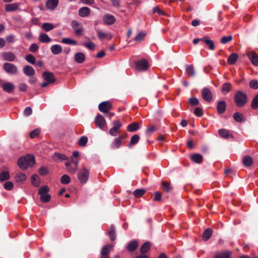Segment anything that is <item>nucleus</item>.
I'll use <instances>...</instances> for the list:
<instances>
[{
  "mask_svg": "<svg viewBox=\"0 0 258 258\" xmlns=\"http://www.w3.org/2000/svg\"><path fill=\"white\" fill-rule=\"evenodd\" d=\"M212 234V230L210 228L207 229L203 234V239L205 241L208 240L211 237Z\"/></svg>",
  "mask_w": 258,
  "mask_h": 258,
  "instance_id": "obj_37",
  "label": "nucleus"
},
{
  "mask_svg": "<svg viewBox=\"0 0 258 258\" xmlns=\"http://www.w3.org/2000/svg\"><path fill=\"white\" fill-rule=\"evenodd\" d=\"M140 139V137L138 135H134L130 141L129 147H130L131 146L137 143Z\"/></svg>",
  "mask_w": 258,
  "mask_h": 258,
  "instance_id": "obj_51",
  "label": "nucleus"
},
{
  "mask_svg": "<svg viewBox=\"0 0 258 258\" xmlns=\"http://www.w3.org/2000/svg\"><path fill=\"white\" fill-rule=\"evenodd\" d=\"M61 42L63 43L67 44H71L76 45L77 44V42L76 41L72 40L69 38H64L61 39Z\"/></svg>",
  "mask_w": 258,
  "mask_h": 258,
  "instance_id": "obj_45",
  "label": "nucleus"
},
{
  "mask_svg": "<svg viewBox=\"0 0 258 258\" xmlns=\"http://www.w3.org/2000/svg\"><path fill=\"white\" fill-rule=\"evenodd\" d=\"M55 28L53 24L49 23H44L42 25V28L45 31L48 32Z\"/></svg>",
  "mask_w": 258,
  "mask_h": 258,
  "instance_id": "obj_36",
  "label": "nucleus"
},
{
  "mask_svg": "<svg viewBox=\"0 0 258 258\" xmlns=\"http://www.w3.org/2000/svg\"><path fill=\"white\" fill-rule=\"evenodd\" d=\"M16 182L18 184L23 183L26 179V176L25 174L22 173H17L15 177Z\"/></svg>",
  "mask_w": 258,
  "mask_h": 258,
  "instance_id": "obj_21",
  "label": "nucleus"
},
{
  "mask_svg": "<svg viewBox=\"0 0 258 258\" xmlns=\"http://www.w3.org/2000/svg\"><path fill=\"white\" fill-rule=\"evenodd\" d=\"M2 57L5 60L13 61L16 59V55L12 52H5L2 54Z\"/></svg>",
  "mask_w": 258,
  "mask_h": 258,
  "instance_id": "obj_16",
  "label": "nucleus"
},
{
  "mask_svg": "<svg viewBox=\"0 0 258 258\" xmlns=\"http://www.w3.org/2000/svg\"><path fill=\"white\" fill-rule=\"evenodd\" d=\"M39 177L36 174H34L31 176V182L33 185L35 186H38L39 185V182L38 181Z\"/></svg>",
  "mask_w": 258,
  "mask_h": 258,
  "instance_id": "obj_48",
  "label": "nucleus"
},
{
  "mask_svg": "<svg viewBox=\"0 0 258 258\" xmlns=\"http://www.w3.org/2000/svg\"><path fill=\"white\" fill-rule=\"evenodd\" d=\"M78 163L79 162L78 161H74L73 167H71L69 168V172L70 173H71L72 174H74L76 173V171L78 169Z\"/></svg>",
  "mask_w": 258,
  "mask_h": 258,
  "instance_id": "obj_50",
  "label": "nucleus"
},
{
  "mask_svg": "<svg viewBox=\"0 0 258 258\" xmlns=\"http://www.w3.org/2000/svg\"><path fill=\"white\" fill-rule=\"evenodd\" d=\"M101 20L105 25H112L115 23L116 18L113 15L107 13L102 16Z\"/></svg>",
  "mask_w": 258,
  "mask_h": 258,
  "instance_id": "obj_7",
  "label": "nucleus"
},
{
  "mask_svg": "<svg viewBox=\"0 0 258 258\" xmlns=\"http://www.w3.org/2000/svg\"><path fill=\"white\" fill-rule=\"evenodd\" d=\"M231 84L230 83H225L223 85L222 91L224 93H227L231 89Z\"/></svg>",
  "mask_w": 258,
  "mask_h": 258,
  "instance_id": "obj_46",
  "label": "nucleus"
},
{
  "mask_svg": "<svg viewBox=\"0 0 258 258\" xmlns=\"http://www.w3.org/2000/svg\"><path fill=\"white\" fill-rule=\"evenodd\" d=\"M136 68L140 71H146L148 67V63L147 61L143 59L141 60L137 61L136 62Z\"/></svg>",
  "mask_w": 258,
  "mask_h": 258,
  "instance_id": "obj_11",
  "label": "nucleus"
},
{
  "mask_svg": "<svg viewBox=\"0 0 258 258\" xmlns=\"http://www.w3.org/2000/svg\"><path fill=\"white\" fill-rule=\"evenodd\" d=\"M14 187V184L12 182L8 181L4 184V187L7 190H11Z\"/></svg>",
  "mask_w": 258,
  "mask_h": 258,
  "instance_id": "obj_55",
  "label": "nucleus"
},
{
  "mask_svg": "<svg viewBox=\"0 0 258 258\" xmlns=\"http://www.w3.org/2000/svg\"><path fill=\"white\" fill-rule=\"evenodd\" d=\"M151 244L149 242H145L141 246L140 251L142 253H145L150 249Z\"/></svg>",
  "mask_w": 258,
  "mask_h": 258,
  "instance_id": "obj_40",
  "label": "nucleus"
},
{
  "mask_svg": "<svg viewBox=\"0 0 258 258\" xmlns=\"http://www.w3.org/2000/svg\"><path fill=\"white\" fill-rule=\"evenodd\" d=\"M19 8V5L17 3H13L11 4H7L5 6V10L6 12H13Z\"/></svg>",
  "mask_w": 258,
  "mask_h": 258,
  "instance_id": "obj_22",
  "label": "nucleus"
},
{
  "mask_svg": "<svg viewBox=\"0 0 258 258\" xmlns=\"http://www.w3.org/2000/svg\"><path fill=\"white\" fill-rule=\"evenodd\" d=\"M50 50L51 52L55 55L60 53L62 51L61 46L58 44H55L51 46Z\"/></svg>",
  "mask_w": 258,
  "mask_h": 258,
  "instance_id": "obj_28",
  "label": "nucleus"
},
{
  "mask_svg": "<svg viewBox=\"0 0 258 258\" xmlns=\"http://www.w3.org/2000/svg\"><path fill=\"white\" fill-rule=\"evenodd\" d=\"M122 126V124L119 120H114L112 122V127L110 129L109 134L112 136H116L119 133V130Z\"/></svg>",
  "mask_w": 258,
  "mask_h": 258,
  "instance_id": "obj_6",
  "label": "nucleus"
},
{
  "mask_svg": "<svg viewBox=\"0 0 258 258\" xmlns=\"http://www.w3.org/2000/svg\"><path fill=\"white\" fill-rule=\"evenodd\" d=\"M145 192L144 189H137L134 192V195L136 197L139 198L143 196Z\"/></svg>",
  "mask_w": 258,
  "mask_h": 258,
  "instance_id": "obj_54",
  "label": "nucleus"
},
{
  "mask_svg": "<svg viewBox=\"0 0 258 258\" xmlns=\"http://www.w3.org/2000/svg\"><path fill=\"white\" fill-rule=\"evenodd\" d=\"M98 38L101 40H110L112 38V35L109 33L104 31H98Z\"/></svg>",
  "mask_w": 258,
  "mask_h": 258,
  "instance_id": "obj_19",
  "label": "nucleus"
},
{
  "mask_svg": "<svg viewBox=\"0 0 258 258\" xmlns=\"http://www.w3.org/2000/svg\"><path fill=\"white\" fill-rule=\"evenodd\" d=\"M38 172L41 175L43 176L45 175L48 173V170L46 167H41V168H39Z\"/></svg>",
  "mask_w": 258,
  "mask_h": 258,
  "instance_id": "obj_63",
  "label": "nucleus"
},
{
  "mask_svg": "<svg viewBox=\"0 0 258 258\" xmlns=\"http://www.w3.org/2000/svg\"><path fill=\"white\" fill-rule=\"evenodd\" d=\"M232 36L231 35H228L223 36L221 38L220 42L222 44H225L232 40Z\"/></svg>",
  "mask_w": 258,
  "mask_h": 258,
  "instance_id": "obj_49",
  "label": "nucleus"
},
{
  "mask_svg": "<svg viewBox=\"0 0 258 258\" xmlns=\"http://www.w3.org/2000/svg\"><path fill=\"white\" fill-rule=\"evenodd\" d=\"M38 39L42 43H49L51 41V38H49L48 35L44 33H41Z\"/></svg>",
  "mask_w": 258,
  "mask_h": 258,
  "instance_id": "obj_26",
  "label": "nucleus"
},
{
  "mask_svg": "<svg viewBox=\"0 0 258 258\" xmlns=\"http://www.w3.org/2000/svg\"><path fill=\"white\" fill-rule=\"evenodd\" d=\"M231 254L229 251L219 252L215 255L214 258H230Z\"/></svg>",
  "mask_w": 258,
  "mask_h": 258,
  "instance_id": "obj_30",
  "label": "nucleus"
},
{
  "mask_svg": "<svg viewBox=\"0 0 258 258\" xmlns=\"http://www.w3.org/2000/svg\"><path fill=\"white\" fill-rule=\"evenodd\" d=\"M89 171L85 167H83L82 170H80L78 173V179L80 182L82 183H85L89 177Z\"/></svg>",
  "mask_w": 258,
  "mask_h": 258,
  "instance_id": "obj_5",
  "label": "nucleus"
},
{
  "mask_svg": "<svg viewBox=\"0 0 258 258\" xmlns=\"http://www.w3.org/2000/svg\"><path fill=\"white\" fill-rule=\"evenodd\" d=\"M106 126V121L104 118L101 115L98 114V127L103 129Z\"/></svg>",
  "mask_w": 258,
  "mask_h": 258,
  "instance_id": "obj_32",
  "label": "nucleus"
},
{
  "mask_svg": "<svg viewBox=\"0 0 258 258\" xmlns=\"http://www.w3.org/2000/svg\"><path fill=\"white\" fill-rule=\"evenodd\" d=\"M233 118L234 120L237 122H242L245 121L243 115L238 112H236L233 114Z\"/></svg>",
  "mask_w": 258,
  "mask_h": 258,
  "instance_id": "obj_25",
  "label": "nucleus"
},
{
  "mask_svg": "<svg viewBox=\"0 0 258 258\" xmlns=\"http://www.w3.org/2000/svg\"><path fill=\"white\" fill-rule=\"evenodd\" d=\"M26 60L29 63L31 64H35L36 58L35 57L31 54H28L26 56Z\"/></svg>",
  "mask_w": 258,
  "mask_h": 258,
  "instance_id": "obj_53",
  "label": "nucleus"
},
{
  "mask_svg": "<svg viewBox=\"0 0 258 258\" xmlns=\"http://www.w3.org/2000/svg\"><path fill=\"white\" fill-rule=\"evenodd\" d=\"M251 106L253 109H256L258 108V94L256 95L252 99Z\"/></svg>",
  "mask_w": 258,
  "mask_h": 258,
  "instance_id": "obj_52",
  "label": "nucleus"
},
{
  "mask_svg": "<svg viewBox=\"0 0 258 258\" xmlns=\"http://www.w3.org/2000/svg\"><path fill=\"white\" fill-rule=\"evenodd\" d=\"M23 72L27 76L31 77L35 74V70L30 66H26L23 68Z\"/></svg>",
  "mask_w": 258,
  "mask_h": 258,
  "instance_id": "obj_17",
  "label": "nucleus"
},
{
  "mask_svg": "<svg viewBox=\"0 0 258 258\" xmlns=\"http://www.w3.org/2000/svg\"><path fill=\"white\" fill-rule=\"evenodd\" d=\"M99 110L102 113H108L112 108V105L109 101L101 102L98 106Z\"/></svg>",
  "mask_w": 258,
  "mask_h": 258,
  "instance_id": "obj_8",
  "label": "nucleus"
},
{
  "mask_svg": "<svg viewBox=\"0 0 258 258\" xmlns=\"http://www.w3.org/2000/svg\"><path fill=\"white\" fill-rule=\"evenodd\" d=\"M203 98L206 101L210 102L212 100V94L210 89L204 88L202 91Z\"/></svg>",
  "mask_w": 258,
  "mask_h": 258,
  "instance_id": "obj_10",
  "label": "nucleus"
},
{
  "mask_svg": "<svg viewBox=\"0 0 258 258\" xmlns=\"http://www.w3.org/2000/svg\"><path fill=\"white\" fill-rule=\"evenodd\" d=\"M146 35L145 33L140 32L139 33L135 38L136 41H142Z\"/></svg>",
  "mask_w": 258,
  "mask_h": 258,
  "instance_id": "obj_56",
  "label": "nucleus"
},
{
  "mask_svg": "<svg viewBox=\"0 0 258 258\" xmlns=\"http://www.w3.org/2000/svg\"><path fill=\"white\" fill-rule=\"evenodd\" d=\"M42 77L45 81L49 83L50 84L53 83L56 80L53 74L50 72H43Z\"/></svg>",
  "mask_w": 258,
  "mask_h": 258,
  "instance_id": "obj_12",
  "label": "nucleus"
},
{
  "mask_svg": "<svg viewBox=\"0 0 258 258\" xmlns=\"http://www.w3.org/2000/svg\"><path fill=\"white\" fill-rule=\"evenodd\" d=\"M87 142L88 138L86 136H82L79 139L78 145L80 147H85Z\"/></svg>",
  "mask_w": 258,
  "mask_h": 258,
  "instance_id": "obj_42",
  "label": "nucleus"
},
{
  "mask_svg": "<svg viewBox=\"0 0 258 258\" xmlns=\"http://www.w3.org/2000/svg\"><path fill=\"white\" fill-rule=\"evenodd\" d=\"M113 244H109L104 245L100 250V258H109V254L113 248Z\"/></svg>",
  "mask_w": 258,
  "mask_h": 258,
  "instance_id": "obj_9",
  "label": "nucleus"
},
{
  "mask_svg": "<svg viewBox=\"0 0 258 258\" xmlns=\"http://www.w3.org/2000/svg\"><path fill=\"white\" fill-rule=\"evenodd\" d=\"M122 145V142L119 138H115L113 143H112L111 147V148L115 149L119 148Z\"/></svg>",
  "mask_w": 258,
  "mask_h": 258,
  "instance_id": "obj_34",
  "label": "nucleus"
},
{
  "mask_svg": "<svg viewBox=\"0 0 258 258\" xmlns=\"http://www.w3.org/2000/svg\"><path fill=\"white\" fill-rule=\"evenodd\" d=\"M108 234L111 241H114L116 239L115 229L114 226L111 225L108 232Z\"/></svg>",
  "mask_w": 258,
  "mask_h": 258,
  "instance_id": "obj_33",
  "label": "nucleus"
},
{
  "mask_svg": "<svg viewBox=\"0 0 258 258\" xmlns=\"http://www.w3.org/2000/svg\"><path fill=\"white\" fill-rule=\"evenodd\" d=\"M52 158L56 161L67 160L68 159V157L64 154L59 153H55L52 156Z\"/></svg>",
  "mask_w": 258,
  "mask_h": 258,
  "instance_id": "obj_27",
  "label": "nucleus"
},
{
  "mask_svg": "<svg viewBox=\"0 0 258 258\" xmlns=\"http://www.w3.org/2000/svg\"><path fill=\"white\" fill-rule=\"evenodd\" d=\"M201 41H204L205 43L209 46V48L210 50H214L215 49V46L214 42L211 39H209L207 37H205L202 38Z\"/></svg>",
  "mask_w": 258,
  "mask_h": 258,
  "instance_id": "obj_31",
  "label": "nucleus"
},
{
  "mask_svg": "<svg viewBox=\"0 0 258 258\" xmlns=\"http://www.w3.org/2000/svg\"><path fill=\"white\" fill-rule=\"evenodd\" d=\"M40 134L39 129H35L30 133V137L31 138H34Z\"/></svg>",
  "mask_w": 258,
  "mask_h": 258,
  "instance_id": "obj_62",
  "label": "nucleus"
},
{
  "mask_svg": "<svg viewBox=\"0 0 258 258\" xmlns=\"http://www.w3.org/2000/svg\"><path fill=\"white\" fill-rule=\"evenodd\" d=\"M84 45L90 50H94L95 48V44L92 42H85Z\"/></svg>",
  "mask_w": 258,
  "mask_h": 258,
  "instance_id": "obj_60",
  "label": "nucleus"
},
{
  "mask_svg": "<svg viewBox=\"0 0 258 258\" xmlns=\"http://www.w3.org/2000/svg\"><path fill=\"white\" fill-rule=\"evenodd\" d=\"M35 164V158L33 155H28L20 158L18 161V165L22 169H26Z\"/></svg>",
  "mask_w": 258,
  "mask_h": 258,
  "instance_id": "obj_1",
  "label": "nucleus"
},
{
  "mask_svg": "<svg viewBox=\"0 0 258 258\" xmlns=\"http://www.w3.org/2000/svg\"><path fill=\"white\" fill-rule=\"evenodd\" d=\"M74 59L77 63H82L85 60V55L82 52H77L75 54Z\"/></svg>",
  "mask_w": 258,
  "mask_h": 258,
  "instance_id": "obj_20",
  "label": "nucleus"
},
{
  "mask_svg": "<svg viewBox=\"0 0 258 258\" xmlns=\"http://www.w3.org/2000/svg\"><path fill=\"white\" fill-rule=\"evenodd\" d=\"M90 13V10L87 7H82L79 11V15L82 17H86L88 16Z\"/></svg>",
  "mask_w": 258,
  "mask_h": 258,
  "instance_id": "obj_24",
  "label": "nucleus"
},
{
  "mask_svg": "<svg viewBox=\"0 0 258 258\" xmlns=\"http://www.w3.org/2000/svg\"><path fill=\"white\" fill-rule=\"evenodd\" d=\"M39 49V46L37 43L32 44L29 48V50L32 52H36Z\"/></svg>",
  "mask_w": 258,
  "mask_h": 258,
  "instance_id": "obj_59",
  "label": "nucleus"
},
{
  "mask_svg": "<svg viewBox=\"0 0 258 258\" xmlns=\"http://www.w3.org/2000/svg\"><path fill=\"white\" fill-rule=\"evenodd\" d=\"M139 128L138 124L135 122H133L127 126V130L129 132H133L137 131Z\"/></svg>",
  "mask_w": 258,
  "mask_h": 258,
  "instance_id": "obj_43",
  "label": "nucleus"
},
{
  "mask_svg": "<svg viewBox=\"0 0 258 258\" xmlns=\"http://www.w3.org/2000/svg\"><path fill=\"white\" fill-rule=\"evenodd\" d=\"M247 95L245 93L239 91L235 95V102L238 107H242L247 102Z\"/></svg>",
  "mask_w": 258,
  "mask_h": 258,
  "instance_id": "obj_3",
  "label": "nucleus"
},
{
  "mask_svg": "<svg viewBox=\"0 0 258 258\" xmlns=\"http://www.w3.org/2000/svg\"><path fill=\"white\" fill-rule=\"evenodd\" d=\"M49 188L47 185L41 186L38 190V194L42 202L46 203L51 200V196L48 194Z\"/></svg>",
  "mask_w": 258,
  "mask_h": 258,
  "instance_id": "obj_2",
  "label": "nucleus"
},
{
  "mask_svg": "<svg viewBox=\"0 0 258 258\" xmlns=\"http://www.w3.org/2000/svg\"><path fill=\"white\" fill-rule=\"evenodd\" d=\"M226 103L225 101H221L218 102V103L217 104V111L219 113H220V114L223 113L226 110Z\"/></svg>",
  "mask_w": 258,
  "mask_h": 258,
  "instance_id": "obj_23",
  "label": "nucleus"
},
{
  "mask_svg": "<svg viewBox=\"0 0 258 258\" xmlns=\"http://www.w3.org/2000/svg\"><path fill=\"white\" fill-rule=\"evenodd\" d=\"M3 90L7 93H11L15 89V86L11 83L7 82L2 84Z\"/></svg>",
  "mask_w": 258,
  "mask_h": 258,
  "instance_id": "obj_15",
  "label": "nucleus"
},
{
  "mask_svg": "<svg viewBox=\"0 0 258 258\" xmlns=\"http://www.w3.org/2000/svg\"><path fill=\"white\" fill-rule=\"evenodd\" d=\"M10 178V175L8 171H2L0 173V181H4Z\"/></svg>",
  "mask_w": 258,
  "mask_h": 258,
  "instance_id": "obj_38",
  "label": "nucleus"
},
{
  "mask_svg": "<svg viewBox=\"0 0 258 258\" xmlns=\"http://www.w3.org/2000/svg\"><path fill=\"white\" fill-rule=\"evenodd\" d=\"M58 0H47L46 2V7L48 10H54L57 7Z\"/></svg>",
  "mask_w": 258,
  "mask_h": 258,
  "instance_id": "obj_14",
  "label": "nucleus"
},
{
  "mask_svg": "<svg viewBox=\"0 0 258 258\" xmlns=\"http://www.w3.org/2000/svg\"><path fill=\"white\" fill-rule=\"evenodd\" d=\"M139 246V242L137 240H133L127 244V250L130 252L134 251Z\"/></svg>",
  "mask_w": 258,
  "mask_h": 258,
  "instance_id": "obj_18",
  "label": "nucleus"
},
{
  "mask_svg": "<svg viewBox=\"0 0 258 258\" xmlns=\"http://www.w3.org/2000/svg\"><path fill=\"white\" fill-rule=\"evenodd\" d=\"M249 87L251 89H257L258 88V81L256 80H252L249 82Z\"/></svg>",
  "mask_w": 258,
  "mask_h": 258,
  "instance_id": "obj_57",
  "label": "nucleus"
},
{
  "mask_svg": "<svg viewBox=\"0 0 258 258\" xmlns=\"http://www.w3.org/2000/svg\"><path fill=\"white\" fill-rule=\"evenodd\" d=\"M252 159L250 156H245L243 159V163L245 166H249L252 163Z\"/></svg>",
  "mask_w": 258,
  "mask_h": 258,
  "instance_id": "obj_44",
  "label": "nucleus"
},
{
  "mask_svg": "<svg viewBox=\"0 0 258 258\" xmlns=\"http://www.w3.org/2000/svg\"><path fill=\"white\" fill-rule=\"evenodd\" d=\"M191 159L197 163H200L203 160V156L200 154H195L191 156Z\"/></svg>",
  "mask_w": 258,
  "mask_h": 258,
  "instance_id": "obj_39",
  "label": "nucleus"
},
{
  "mask_svg": "<svg viewBox=\"0 0 258 258\" xmlns=\"http://www.w3.org/2000/svg\"><path fill=\"white\" fill-rule=\"evenodd\" d=\"M74 162V159H73L72 157H71V158L65 163V165L67 167L68 171H69V167H73Z\"/></svg>",
  "mask_w": 258,
  "mask_h": 258,
  "instance_id": "obj_61",
  "label": "nucleus"
},
{
  "mask_svg": "<svg viewBox=\"0 0 258 258\" xmlns=\"http://www.w3.org/2000/svg\"><path fill=\"white\" fill-rule=\"evenodd\" d=\"M247 55L248 59L250 60L251 62L254 66H258V55L255 52L251 51L249 52Z\"/></svg>",
  "mask_w": 258,
  "mask_h": 258,
  "instance_id": "obj_13",
  "label": "nucleus"
},
{
  "mask_svg": "<svg viewBox=\"0 0 258 258\" xmlns=\"http://www.w3.org/2000/svg\"><path fill=\"white\" fill-rule=\"evenodd\" d=\"M238 58V55L237 54L233 53L231 54H230L227 59V62L229 64H235L236 61H237V59Z\"/></svg>",
  "mask_w": 258,
  "mask_h": 258,
  "instance_id": "obj_29",
  "label": "nucleus"
},
{
  "mask_svg": "<svg viewBox=\"0 0 258 258\" xmlns=\"http://www.w3.org/2000/svg\"><path fill=\"white\" fill-rule=\"evenodd\" d=\"M3 69L8 74L16 75L18 74L17 67L14 64L9 62H5L3 64Z\"/></svg>",
  "mask_w": 258,
  "mask_h": 258,
  "instance_id": "obj_4",
  "label": "nucleus"
},
{
  "mask_svg": "<svg viewBox=\"0 0 258 258\" xmlns=\"http://www.w3.org/2000/svg\"><path fill=\"white\" fill-rule=\"evenodd\" d=\"M188 102L192 106L197 105L199 103V100L197 98L192 97L188 99Z\"/></svg>",
  "mask_w": 258,
  "mask_h": 258,
  "instance_id": "obj_58",
  "label": "nucleus"
},
{
  "mask_svg": "<svg viewBox=\"0 0 258 258\" xmlns=\"http://www.w3.org/2000/svg\"><path fill=\"white\" fill-rule=\"evenodd\" d=\"M60 182L63 184H69L71 182V178L68 175H63L61 177Z\"/></svg>",
  "mask_w": 258,
  "mask_h": 258,
  "instance_id": "obj_47",
  "label": "nucleus"
},
{
  "mask_svg": "<svg viewBox=\"0 0 258 258\" xmlns=\"http://www.w3.org/2000/svg\"><path fill=\"white\" fill-rule=\"evenodd\" d=\"M162 186L164 190L166 192L169 191L171 189L170 184L166 182H163Z\"/></svg>",
  "mask_w": 258,
  "mask_h": 258,
  "instance_id": "obj_64",
  "label": "nucleus"
},
{
  "mask_svg": "<svg viewBox=\"0 0 258 258\" xmlns=\"http://www.w3.org/2000/svg\"><path fill=\"white\" fill-rule=\"evenodd\" d=\"M219 134L220 136L226 139H229L231 135L230 134L229 131L225 129H220L219 130Z\"/></svg>",
  "mask_w": 258,
  "mask_h": 258,
  "instance_id": "obj_35",
  "label": "nucleus"
},
{
  "mask_svg": "<svg viewBox=\"0 0 258 258\" xmlns=\"http://www.w3.org/2000/svg\"><path fill=\"white\" fill-rule=\"evenodd\" d=\"M186 73L187 75L193 77L195 75V71L193 66L191 65H186Z\"/></svg>",
  "mask_w": 258,
  "mask_h": 258,
  "instance_id": "obj_41",
  "label": "nucleus"
}]
</instances>
